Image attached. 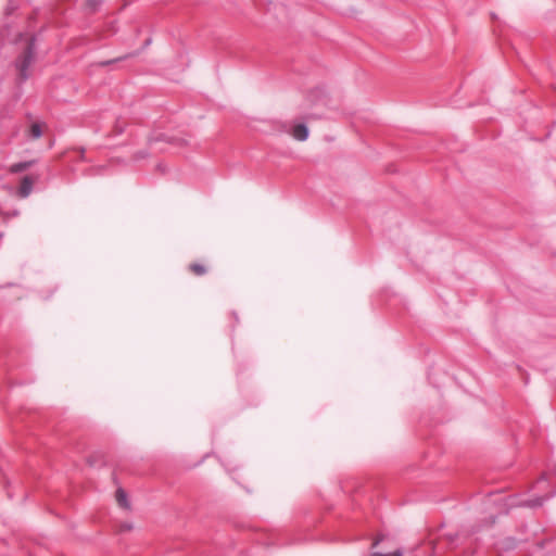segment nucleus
Returning <instances> with one entry per match:
<instances>
[{
  "instance_id": "obj_1",
  "label": "nucleus",
  "mask_w": 556,
  "mask_h": 556,
  "mask_svg": "<svg viewBox=\"0 0 556 556\" xmlns=\"http://www.w3.org/2000/svg\"><path fill=\"white\" fill-rule=\"evenodd\" d=\"M37 181V177L36 176H25L22 181H21V186L18 188V195L21 198H27L31 190H33V186L35 185V182Z\"/></svg>"
},
{
  "instance_id": "obj_2",
  "label": "nucleus",
  "mask_w": 556,
  "mask_h": 556,
  "mask_svg": "<svg viewBox=\"0 0 556 556\" xmlns=\"http://www.w3.org/2000/svg\"><path fill=\"white\" fill-rule=\"evenodd\" d=\"M33 61V43L29 42L27 50L24 53L23 60L18 65L20 74L23 78L26 77V70Z\"/></svg>"
},
{
  "instance_id": "obj_3",
  "label": "nucleus",
  "mask_w": 556,
  "mask_h": 556,
  "mask_svg": "<svg viewBox=\"0 0 556 556\" xmlns=\"http://www.w3.org/2000/svg\"><path fill=\"white\" fill-rule=\"evenodd\" d=\"M46 128H47V125L45 123H40V122L33 123L27 130V136L30 139H39L42 136Z\"/></svg>"
},
{
  "instance_id": "obj_4",
  "label": "nucleus",
  "mask_w": 556,
  "mask_h": 556,
  "mask_svg": "<svg viewBox=\"0 0 556 556\" xmlns=\"http://www.w3.org/2000/svg\"><path fill=\"white\" fill-rule=\"evenodd\" d=\"M291 135L295 140L305 141L308 137V129L304 124H296L293 126Z\"/></svg>"
},
{
  "instance_id": "obj_5",
  "label": "nucleus",
  "mask_w": 556,
  "mask_h": 556,
  "mask_svg": "<svg viewBox=\"0 0 556 556\" xmlns=\"http://www.w3.org/2000/svg\"><path fill=\"white\" fill-rule=\"evenodd\" d=\"M115 498H116V502H117L119 507L125 508V509L129 508V503H128V500H127V494L125 493L124 490L118 489L116 491Z\"/></svg>"
},
{
  "instance_id": "obj_6",
  "label": "nucleus",
  "mask_w": 556,
  "mask_h": 556,
  "mask_svg": "<svg viewBox=\"0 0 556 556\" xmlns=\"http://www.w3.org/2000/svg\"><path fill=\"white\" fill-rule=\"evenodd\" d=\"M189 269L195 276H202L207 273V267L201 263H192L189 266Z\"/></svg>"
},
{
  "instance_id": "obj_7",
  "label": "nucleus",
  "mask_w": 556,
  "mask_h": 556,
  "mask_svg": "<svg viewBox=\"0 0 556 556\" xmlns=\"http://www.w3.org/2000/svg\"><path fill=\"white\" fill-rule=\"evenodd\" d=\"M31 164H33V162H22V163L13 164L10 167V172L18 173V172L25 170V169L29 168L31 166Z\"/></svg>"
},
{
  "instance_id": "obj_8",
  "label": "nucleus",
  "mask_w": 556,
  "mask_h": 556,
  "mask_svg": "<svg viewBox=\"0 0 556 556\" xmlns=\"http://www.w3.org/2000/svg\"><path fill=\"white\" fill-rule=\"evenodd\" d=\"M371 556H402V552L401 551H395V552L390 553V554L374 553Z\"/></svg>"
},
{
  "instance_id": "obj_9",
  "label": "nucleus",
  "mask_w": 556,
  "mask_h": 556,
  "mask_svg": "<svg viewBox=\"0 0 556 556\" xmlns=\"http://www.w3.org/2000/svg\"><path fill=\"white\" fill-rule=\"evenodd\" d=\"M378 543H379V540H376V541L374 542L372 546H374V547H375V546H377V545H378Z\"/></svg>"
}]
</instances>
